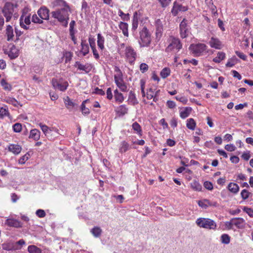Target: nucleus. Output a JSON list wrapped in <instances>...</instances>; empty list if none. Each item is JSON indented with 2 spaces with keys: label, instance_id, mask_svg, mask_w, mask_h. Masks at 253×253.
I'll return each mask as SVG.
<instances>
[{
  "label": "nucleus",
  "instance_id": "nucleus-1",
  "mask_svg": "<svg viewBox=\"0 0 253 253\" xmlns=\"http://www.w3.org/2000/svg\"><path fill=\"white\" fill-rule=\"evenodd\" d=\"M54 7H58L56 10L51 12V16L57 19L63 26L67 27L68 24L70 8L63 0H56L53 2Z\"/></svg>",
  "mask_w": 253,
  "mask_h": 253
},
{
  "label": "nucleus",
  "instance_id": "nucleus-2",
  "mask_svg": "<svg viewBox=\"0 0 253 253\" xmlns=\"http://www.w3.org/2000/svg\"><path fill=\"white\" fill-rule=\"evenodd\" d=\"M196 223L199 227L209 230H215L217 227L215 222L208 218H198L196 221Z\"/></svg>",
  "mask_w": 253,
  "mask_h": 253
},
{
  "label": "nucleus",
  "instance_id": "nucleus-3",
  "mask_svg": "<svg viewBox=\"0 0 253 253\" xmlns=\"http://www.w3.org/2000/svg\"><path fill=\"white\" fill-rule=\"evenodd\" d=\"M169 44L166 49L167 52L175 54L182 48V44L179 39L170 37L169 40Z\"/></svg>",
  "mask_w": 253,
  "mask_h": 253
},
{
  "label": "nucleus",
  "instance_id": "nucleus-4",
  "mask_svg": "<svg viewBox=\"0 0 253 253\" xmlns=\"http://www.w3.org/2000/svg\"><path fill=\"white\" fill-rule=\"evenodd\" d=\"M16 7V4L14 5L11 2H7L5 3L2 13L6 19V22H9L11 20L14 12V8Z\"/></svg>",
  "mask_w": 253,
  "mask_h": 253
},
{
  "label": "nucleus",
  "instance_id": "nucleus-5",
  "mask_svg": "<svg viewBox=\"0 0 253 253\" xmlns=\"http://www.w3.org/2000/svg\"><path fill=\"white\" fill-rule=\"evenodd\" d=\"M139 43L141 46H147L151 42L150 35L146 27H143L139 33Z\"/></svg>",
  "mask_w": 253,
  "mask_h": 253
},
{
  "label": "nucleus",
  "instance_id": "nucleus-6",
  "mask_svg": "<svg viewBox=\"0 0 253 253\" xmlns=\"http://www.w3.org/2000/svg\"><path fill=\"white\" fill-rule=\"evenodd\" d=\"M126 60L131 64H133L136 57V53L134 49L130 46L126 47L124 52L122 54Z\"/></svg>",
  "mask_w": 253,
  "mask_h": 253
},
{
  "label": "nucleus",
  "instance_id": "nucleus-7",
  "mask_svg": "<svg viewBox=\"0 0 253 253\" xmlns=\"http://www.w3.org/2000/svg\"><path fill=\"white\" fill-rule=\"evenodd\" d=\"M207 46L204 43L191 44L189 48L196 56H201L206 51Z\"/></svg>",
  "mask_w": 253,
  "mask_h": 253
},
{
  "label": "nucleus",
  "instance_id": "nucleus-8",
  "mask_svg": "<svg viewBox=\"0 0 253 253\" xmlns=\"http://www.w3.org/2000/svg\"><path fill=\"white\" fill-rule=\"evenodd\" d=\"M53 87L56 89L64 91L67 88L68 83L66 81H58L55 79H53L51 81Z\"/></svg>",
  "mask_w": 253,
  "mask_h": 253
},
{
  "label": "nucleus",
  "instance_id": "nucleus-9",
  "mask_svg": "<svg viewBox=\"0 0 253 253\" xmlns=\"http://www.w3.org/2000/svg\"><path fill=\"white\" fill-rule=\"evenodd\" d=\"M188 10V7L178 3L177 1H174L171 13L174 16H176L179 12H185Z\"/></svg>",
  "mask_w": 253,
  "mask_h": 253
},
{
  "label": "nucleus",
  "instance_id": "nucleus-10",
  "mask_svg": "<svg viewBox=\"0 0 253 253\" xmlns=\"http://www.w3.org/2000/svg\"><path fill=\"white\" fill-rule=\"evenodd\" d=\"M179 28L181 37L182 38H186L188 36L190 32L189 27L187 25V20L185 19H184L180 23Z\"/></svg>",
  "mask_w": 253,
  "mask_h": 253
},
{
  "label": "nucleus",
  "instance_id": "nucleus-11",
  "mask_svg": "<svg viewBox=\"0 0 253 253\" xmlns=\"http://www.w3.org/2000/svg\"><path fill=\"white\" fill-rule=\"evenodd\" d=\"M39 126H40L42 130V131L43 133L44 134V135L47 137H50V138H51L52 137H51V135H50V133L52 132H54L56 134H59V130L56 127H49L46 125H43L42 123H40L39 124Z\"/></svg>",
  "mask_w": 253,
  "mask_h": 253
},
{
  "label": "nucleus",
  "instance_id": "nucleus-12",
  "mask_svg": "<svg viewBox=\"0 0 253 253\" xmlns=\"http://www.w3.org/2000/svg\"><path fill=\"white\" fill-rule=\"evenodd\" d=\"M49 10L45 7H41L38 11V14L42 19H49Z\"/></svg>",
  "mask_w": 253,
  "mask_h": 253
},
{
  "label": "nucleus",
  "instance_id": "nucleus-13",
  "mask_svg": "<svg viewBox=\"0 0 253 253\" xmlns=\"http://www.w3.org/2000/svg\"><path fill=\"white\" fill-rule=\"evenodd\" d=\"M209 44L211 47L215 49H220L222 47L221 42L219 39L212 37L209 42Z\"/></svg>",
  "mask_w": 253,
  "mask_h": 253
},
{
  "label": "nucleus",
  "instance_id": "nucleus-14",
  "mask_svg": "<svg viewBox=\"0 0 253 253\" xmlns=\"http://www.w3.org/2000/svg\"><path fill=\"white\" fill-rule=\"evenodd\" d=\"M5 224L9 227L15 228H20L22 227V223L20 221L13 218L7 219L5 221Z\"/></svg>",
  "mask_w": 253,
  "mask_h": 253
},
{
  "label": "nucleus",
  "instance_id": "nucleus-15",
  "mask_svg": "<svg viewBox=\"0 0 253 253\" xmlns=\"http://www.w3.org/2000/svg\"><path fill=\"white\" fill-rule=\"evenodd\" d=\"M156 36L157 37H161L163 31V22L159 19H157L155 21Z\"/></svg>",
  "mask_w": 253,
  "mask_h": 253
},
{
  "label": "nucleus",
  "instance_id": "nucleus-16",
  "mask_svg": "<svg viewBox=\"0 0 253 253\" xmlns=\"http://www.w3.org/2000/svg\"><path fill=\"white\" fill-rule=\"evenodd\" d=\"M245 221L242 218H232V223L238 228H243L245 226Z\"/></svg>",
  "mask_w": 253,
  "mask_h": 253
},
{
  "label": "nucleus",
  "instance_id": "nucleus-17",
  "mask_svg": "<svg viewBox=\"0 0 253 253\" xmlns=\"http://www.w3.org/2000/svg\"><path fill=\"white\" fill-rule=\"evenodd\" d=\"M115 83L122 91H127V85L125 83L123 79L117 80L115 81Z\"/></svg>",
  "mask_w": 253,
  "mask_h": 253
},
{
  "label": "nucleus",
  "instance_id": "nucleus-18",
  "mask_svg": "<svg viewBox=\"0 0 253 253\" xmlns=\"http://www.w3.org/2000/svg\"><path fill=\"white\" fill-rule=\"evenodd\" d=\"M8 56L10 58V59H13L17 57L19 55V52L17 48L15 46L12 45L10 48V50L8 53Z\"/></svg>",
  "mask_w": 253,
  "mask_h": 253
},
{
  "label": "nucleus",
  "instance_id": "nucleus-19",
  "mask_svg": "<svg viewBox=\"0 0 253 253\" xmlns=\"http://www.w3.org/2000/svg\"><path fill=\"white\" fill-rule=\"evenodd\" d=\"M40 136L41 132L38 129L35 128L30 131L29 138L37 141L40 138Z\"/></svg>",
  "mask_w": 253,
  "mask_h": 253
},
{
  "label": "nucleus",
  "instance_id": "nucleus-20",
  "mask_svg": "<svg viewBox=\"0 0 253 253\" xmlns=\"http://www.w3.org/2000/svg\"><path fill=\"white\" fill-rule=\"evenodd\" d=\"M8 150L13 154L17 155L21 152L22 148L18 144H10L8 147Z\"/></svg>",
  "mask_w": 253,
  "mask_h": 253
},
{
  "label": "nucleus",
  "instance_id": "nucleus-21",
  "mask_svg": "<svg viewBox=\"0 0 253 253\" xmlns=\"http://www.w3.org/2000/svg\"><path fill=\"white\" fill-rule=\"evenodd\" d=\"M127 102L129 104L132 105H135L138 103V102L136 98L135 95L132 91H130L129 93Z\"/></svg>",
  "mask_w": 253,
  "mask_h": 253
},
{
  "label": "nucleus",
  "instance_id": "nucleus-22",
  "mask_svg": "<svg viewBox=\"0 0 253 253\" xmlns=\"http://www.w3.org/2000/svg\"><path fill=\"white\" fill-rule=\"evenodd\" d=\"M6 36L7 41H11L13 40L14 34L12 27L10 25H7L6 29Z\"/></svg>",
  "mask_w": 253,
  "mask_h": 253
},
{
  "label": "nucleus",
  "instance_id": "nucleus-23",
  "mask_svg": "<svg viewBox=\"0 0 253 253\" xmlns=\"http://www.w3.org/2000/svg\"><path fill=\"white\" fill-rule=\"evenodd\" d=\"M192 111L191 107H185L180 110V117L182 119H185L188 117Z\"/></svg>",
  "mask_w": 253,
  "mask_h": 253
},
{
  "label": "nucleus",
  "instance_id": "nucleus-24",
  "mask_svg": "<svg viewBox=\"0 0 253 253\" xmlns=\"http://www.w3.org/2000/svg\"><path fill=\"white\" fill-rule=\"evenodd\" d=\"M130 146L128 142L126 141H123L121 142L119 147V152L121 153H125L128 150Z\"/></svg>",
  "mask_w": 253,
  "mask_h": 253
},
{
  "label": "nucleus",
  "instance_id": "nucleus-25",
  "mask_svg": "<svg viewBox=\"0 0 253 253\" xmlns=\"http://www.w3.org/2000/svg\"><path fill=\"white\" fill-rule=\"evenodd\" d=\"M119 28L122 31L124 35L126 37L128 36V25L126 23L121 22L119 25Z\"/></svg>",
  "mask_w": 253,
  "mask_h": 253
},
{
  "label": "nucleus",
  "instance_id": "nucleus-26",
  "mask_svg": "<svg viewBox=\"0 0 253 253\" xmlns=\"http://www.w3.org/2000/svg\"><path fill=\"white\" fill-rule=\"evenodd\" d=\"M4 101L8 104H11L15 107H18L19 105H20V106H22L21 105H20V103L17 100H16L13 97H5L4 99Z\"/></svg>",
  "mask_w": 253,
  "mask_h": 253
},
{
  "label": "nucleus",
  "instance_id": "nucleus-27",
  "mask_svg": "<svg viewBox=\"0 0 253 253\" xmlns=\"http://www.w3.org/2000/svg\"><path fill=\"white\" fill-rule=\"evenodd\" d=\"M228 189L232 193L236 194L239 192V187L237 184L231 182L228 185Z\"/></svg>",
  "mask_w": 253,
  "mask_h": 253
},
{
  "label": "nucleus",
  "instance_id": "nucleus-28",
  "mask_svg": "<svg viewBox=\"0 0 253 253\" xmlns=\"http://www.w3.org/2000/svg\"><path fill=\"white\" fill-rule=\"evenodd\" d=\"M138 14L137 12H135L133 14L132 23V29L135 30L138 25Z\"/></svg>",
  "mask_w": 253,
  "mask_h": 253
},
{
  "label": "nucleus",
  "instance_id": "nucleus-29",
  "mask_svg": "<svg viewBox=\"0 0 253 253\" xmlns=\"http://www.w3.org/2000/svg\"><path fill=\"white\" fill-rule=\"evenodd\" d=\"M132 127L135 132L139 136H141L142 135V130L141 129V127L138 123H133L132 125Z\"/></svg>",
  "mask_w": 253,
  "mask_h": 253
},
{
  "label": "nucleus",
  "instance_id": "nucleus-30",
  "mask_svg": "<svg viewBox=\"0 0 253 253\" xmlns=\"http://www.w3.org/2000/svg\"><path fill=\"white\" fill-rule=\"evenodd\" d=\"M225 53L223 52H218L217 56L214 58L212 61L216 63H220L222 60L225 58Z\"/></svg>",
  "mask_w": 253,
  "mask_h": 253
},
{
  "label": "nucleus",
  "instance_id": "nucleus-31",
  "mask_svg": "<svg viewBox=\"0 0 253 253\" xmlns=\"http://www.w3.org/2000/svg\"><path fill=\"white\" fill-rule=\"evenodd\" d=\"M114 97L115 100L119 103H122L124 100V97L123 94L120 92L118 89L114 91Z\"/></svg>",
  "mask_w": 253,
  "mask_h": 253
},
{
  "label": "nucleus",
  "instance_id": "nucleus-32",
  "mask_svg": "<svg viewBox=\"0 0 253 253\" xmlns=\"http://www.w3.org/2000/svg\"><path fill=\"white\" fill-rule=\"evenodd\" d=\"M82 49L81 51L84 56L86 55L89 52V46L85 41H82L81 42Z\"/></svg>",
  "mask_w": 253,
  "mask_h": 253
},
{
  "label": "nucleus",
  "instance_id": "nucleus-33",
  "mask_svg": "<svg viewBox=\"0 0 253 253\" xmlns=\"http://www.w3.org/2000/svg\"><path fill=\"white\" fill-rule=\"evenodd\" d=\"M190 185L191 188L195 191H201L202 190V185L196 180L193 181Z\"/></svg>",
  "mask_w": 253,
  "mask_h": 253
},
{
  "label": "nucleus",
  "instance_id": "nucleus-34",
  "mask_svg": "<svg viewBox=\"0 0 253 253\" xmlns=\"http://www.w3.org/2000/svg\"><path fill=\"white\" fill-rule=\"evenodd\" d=\"M116 74L114 75V80L123 79V75L121 70L118 67L116 66L114 69Z\"/></svg>",
  "mask_w": 253,
  "mask_h": 253
},
{
  "label": "nucleus",
  "instance_id": "nucleus-35",
  "mask_svg": "<svg viewBox=\"0 0 253 253\" xmlns=\"http://www.w3.org/2000/svg\"><path fill=\"white\" fill-rule=\"evenodd\" d=\"M104 38L100 34H97V45L100 49H104Z\"/></svg>",
  "mask_w": 253,
  "mask_h": 253
},
{
  "label": "nucleus",
  "instance_id": "nucleus-36",
  "mask_svg": "<svg viewBox=\"0 0 253 253\" xmlns=\"http://www.w3.org/2000/svg\"><path fill=\"white\" fill-rule=\"evenodd\" d=\"M196 122L193 118L187 120L186 126L191 130H194L196 127Z\"/></svg>",
  "mask_w": 253,
  "mask_h": 253
},
{
  "label": "nucleus",
  "instance_id": "nucleus-37",
  "mask_svg": "<svg viewBox=\"0 0 253 253\" xmlns=\"http://www.w3.org/2000/svg\"><path fill=\"white\" fill-rule=\"evenodd\" d=\"M88 100L86 99L85 100H84L82 103V105H81V111L82 112V114L84 115H88L89 113H90V110L88 108H86L85 107V103L88 102Z\"/></svg>",
  "mask_w": 253,
  "mask_h": 253
},
{
  "label": "nucleus",
  "instance_id": "nucleus-38",
  "mask_svg": "<svg viewBox=\"0 0 253 253\" xmlns=\"http://www.w3.org/2000/svg\"><path fill=\"white\" fill-rule=\"evenodd\" d=\"M64 102L66 108L70 110L72 109L76 105L75 103L73 102L68 97L65 99Z\"/></svg>",
  "mask_w": 253,
  "mask_h": 253
},
{
  "label": "nucleus",
  "instance_id": "nucleus-39",
  "mask_svg": "<svg viewBox=\"0 0 253 253\" xmlns=\"http://www.w3.org/2000/svg\"><path fill=\"white\" fill-rule=\"evenodd\" d=\"M90 232L95 237H98L101 234L102 229L100 227L96 226L92 228Z\"/></svg>",
  "mask_w": 253,
  "mask_h": 253
},
{
  "label": "nucleus",
  "instance_id": "nucleus-40",
  "mask_svg": "<svg viewBox=\"0 0 253 253\" xmlns=\"http://www.w3.org/2000/svg\"><path fill=\"white\" fill-rule=\"evenodd\" d=\"M1 85L5 90L10 91L12 89V86L8 83L5 79H2L0 82Z\"/></svg>",
  "mask_w": 253,
  "mask_h": 253
},
{
  "label": "nucleus",
  "instance_id": "nucleus-41",
  "mask_svg": "<svg viewBox=\"0 0 253 253\" xmlns=\"http://www.w3.org/2000/svg\"><path fill=\"white\" fill-rule=\"evenodd\" d=\"M198 204L201 208L206 209L209 207L210 201L207 199H204L203 200L199 201Z\"/></svg>",
  "mask_w": 253,
  "mask_h": 253
},
{
  "label": "nucleus",
  "instance_id": "nucleus-42",
  "mask_svg": "<svg viewBox=\"0 0 253 253\" xmlns=\"http://www.w3.org/2000/svg\"><path fill=\"white\" fill-rule=\"evenodd\" d=\"M29 253H42V250L34 245L29 246L28 248Z\"/></svg>",
  "mask_w": 253,
  "mask_h": 253
},
{
  "label": "nucleus",
  "instance_id": "nucleus-43",
  "mask_svg": "<svg viewBox=\"0 0 253 253\" xmlns=\"http://www.w3.org/2000/svg\"><path fill=\"white\" fill-rule=\"evenodd\" d=\"M75 66L78 68L80 70L84 71L86 72H87L89 71V69H88V66L87 65H83L81 64L79 62H76L75 64Z\"/></svg>",
  "mask_w": 253,
  "mask_h": 253
},
{
  "label": "nucleus",
  "instance_id": "nucleus-44",
  "mask_svg": "<svg viewBox=\"0 0 253 253\" xmlns=\"http://www.w3.org/2000/svg\"><path fill=\"white\" fill-rule=\"evenodd\" d=\"M9 113L8 108L6 107L0 108V118L3 119L4 117L8 116Z\"/></svg>",
  "mask_w": 253,
  "mask_h": 253
},
{
  "label": "nucleus",
  "instance_id": "nucleus-45",
  "mask_svg": "<svg viewBox=\"0 0 253 253\" xmlns=\"http://www.w3.org/2000/svg\"><path fill=\"white\" fill-rule=\"evenodd\" d=\"M128 108L125 105H122L118 108V112L122 115H124L127 113Z\"/></svg>",
  "mask_w": 253,
  "mask_h": 253
},
{
  "label": "nucleus",
  "instance_id": "nucleus-46",
  "mask_svg": "<svg viewBox=\"0 0 253 253\" xmlns=\"http://www.w3.org/2000/svg\"><path fill=\"white\" fill-rule=\"evenodd\" d=\"M237 58L235 56H234L228 60L226 64V66L228 67H232L237 63Z\"/></svg>",
  "mask_w": 253,
  "mask_h": 253
},
{
  "label": "nucleus",
  "instance_id": "nucleus-47",
  "mask_svg": "<svg viewBox=\"0 0 253 253\" xmlns=\"http://www.w3.org/2000/svg\"><path fill=\"white\" fill-rule=\"evenodd\" d=\"M170 74V70L169 68H164L161 72L160 75L162 78L165 79Z\"/></svg>",
  "mask_w": 253,
  "mask_h": 253
},
{
  "label": "nucleus",
  "instance_id": "nucleus-48",
  "mask_svg": "<svg viewBox=\"0 0 253 253\" xmlns=\"http://www.w3.org/2000/svg\"><path fill=\"white\" fill-rule=\"evenodd\" d=\"M230 237L226 234H224L221 236V241L223 244H228L230 243Z\"/></svg>",
  "mask_w": 253,
  "mask_h": 253
},
{
  "label": "nucleus",
  "instance_id": "nucleus-49",
  "mask_svg": "<svg viewBox=\"0 0 253 253\" xmlns=\"http://www.w3.org/2000/svg\"><path fill=\"white\" fill-rule=\"evenodd\" d=\"M155 89L153 88H150L147 93H146V97L148 99H151L152 98L155 96Z\"/></svg>",
  "mask_w": 253,
  "mask_h": 253
},
{
  "label": "nucleus",
  "instance_id": "nucleus-50",
  "mask_svg": "<svg viewBox=\"0 0 253 253\" xmlns=\"http://www.w3.org/2000/svg\"><path fill=\"white\" fill-rule=\"evenodd\" d=\"M12 128L15 132H20L22 130V125L20 123H16L13 125Z\"/></svg>",
  "mask_w": 253,
  "mask_h": 253
},
{
  "label": "nucleus",
  "instance_id": "nucleus-51",
  "mask_svg": "<svg viewBox=\"0 0 253 253\" xmlns=\"http://www.w3.org/2000/svg\"><path fill=\"white\" fill-rule=\"evenodd\" d=\"M118 14L123 20H127L129 19V14L124 13L121 9L119 10Z\"/></svg>",
  "mask_w": 253,
  "mask_h": 253
},
{
  "label": "nucleus",
  "instance_id": "nucleus-52",
  "mask_svg": "<svg viewBox=\"0 0 253 253\" xmlns=\"http://www.w3.org/2000/svg\"><path fill=\"white\" fill-rule=\"evenodd\" d=\"M30 155L28 153L26 154L22 157H21L19 160V163L20 164H25V162L27 161L29 159Z\"/></svg>",
  "mask_w": 253,
  "mask_h": 253
},
{
  "label": "nucleus",
  "instance_id": "nucleus-53",
  "mask_svg": "<svg viewBox=\"0 0 253 253\" xmlns=\"http://www.w3.org/2000/svg\"><path fill=\"white\" fill-rule=\"evenodd\" d=\"M32 21L35 23H42V19L40 18L36 14H34L32 16Z\"/></svg>",
  "mask_w": 253,
  "mask_h": 253
},
{
  "label": "nucleus",
  "instance_id": "nucleus-54",
  "mask_svg": "<svg viewBox=\"0 0 253 253\" xmlns=\"http://www.w3.org/2000/svg\"><path fill=\"white\" fill-rule=\"evenodd\" d=\"M158 0L160 3L161 6L162 7H166L169 4L171 0Z\"/></svg>",
  "mask_w": 253,
  "mask_h": 253
},
{
  "label": "nucleus",
  "instance_id": "nucleus-55",
  "mask_svg": "<svg viewBox=\"0 0 253 253\" xmlns=\"http://www.w3.org/2000/svg\"><path fill=\"white\" fill-rule=\"evenodd\" d=\"M250 193L247 190L244 189L241 191V195L244 200H246L249 198Z\"/></svg>",
  "mask_w": 253,
  "mask_h": 253
},
{
  "label": "nucleus",
  "instance_id": "nucleus-56",
  "mask_svg": "<svg viewBox=\"0 0 253 253\" xmlns=\"http://www.w3.org/2000/svg\"><path fill=\"white\" fill-rule=\"evenodd\" d=\"M243 211L246 212L250 217H253V210L245 207L243 209Z\"/></svg>",
  "mask_w": 253,
  "mask_h": 253
},
{
  "label": "nucleus",
  "instance_id": "nucleus-57",
  "mask_svg": "<svg viewBox=\"0 0 253 253\" xmlns=\"http://www.w3.org/2000/svg\"><path fill=\"white\" fill-rule=\"evenodd\" d=\"M204 186L205 188L209 190H211L213 189L212 183L208 181H206L204 182Z\"/></svg>",
  "mask_w": 253,
  "mask_h": 253
},
{
  "label": "nucleus",
  "instance_id": "nucleus-58",
  "mask_svg": "<svg viewBox=\"0 0 253 253\" xmlns=\"http://www.w3.org/2000/svg\"><path fill=\"white\" fill-rule=\"evenodd\" d=\"M225 149L229 152H233L235 150L236 147L232 144H227L225 146Z\"/></svg>",
  "mask_w": 253,
  "mask_h": 253
},
{
  "label": "nucleus",
  "instance_id": "nucleus-59",
  "mask_svg": "<svg viewBox=\"0 0 253 253\" xmlns=\"http://www.w3.org/2000/svg\"><path fill=\"white\" fill-rule=\"evenodd\" d=\"M36 214L40 218L44 217L46 215L45 211L41 209L38 210L36 212Z\"/></svg>",
  "mask_w": 253,
  "mask_h": 253
},
{
  "label": "nucleus",
  "instance_id": "nucleus-60",
  "mask_svg": "<svg viewBox=\"0 0 253 253\" xmlns=\"http://www.w3.org/2000/svg\"><path fill=\"white\" fill-rule=\"evenodd\" d=\"M140 70L142 73H144L148 70V66L145 63H141L140 65Z\"/></svg>",
  "mask_w": 253,
  "mask_h": 253
},
{
  "label": "nucleus",
  "instance_id": "nucleus-61",
  "mask_svg": "<svg viewBox=\"0 0 253 253\" xmlns=\"http://www.w3.org/2000/svg\"><path fill=\"white\" fill-rule=\"evenodd\" d=\"M88 41L91 48L95 47V39L91 36L89 37Z\"/></svg>",
  "mask_w": 253,
  "mask_h": 253
},
{
  "label": "nucleus",
  "instance_id": "nucleus-62",
  "mask_svg": "<svg viewBox=\"0 0 253 253\" xmlns=\"http://www.w3.org/2000/svg\"><path fill=\"white\" fill-rule=\"evenodd\" d=\"M236 55L240 57L241 59H243V60H247V56L245 55L243 53L236 51L235 52Z\"/></svg>",
  "mask_w": 253,
  "mask_h": 253
},
{
  "label": "nucleus",
  "instance_id": "nucleus-63",
  "mask_svg": "<svg viewBox=\"0 0 253 253\" xmlns=\"http://www.w3.org/2000/svg\"><path fill=\"white\" fill-rule=\"evenodd\" d=\"M167 105L169 108L170 109L174 108L176 106L175 103L174 101L171 100H168L167 102Z\"/></svg>",
  "mask_w": 253,
  "mask_h": 253
},
{
  "label": "nucleus",
  "instance_id": "nucleus-64",
  "mask_svg": "<svg viewBox=\"0 0 253 253\" xmlns=\"http://www.w3.org/2000/svg\"><path fill=\"white\" fill-rule=\"evenodd\" d=\"M241 157L245 160L248 161L251 157L250 152H245L242 155Z\"/></svg>",
  "mask_w": 253,
  "mask_h": 253
}]
</instances>
